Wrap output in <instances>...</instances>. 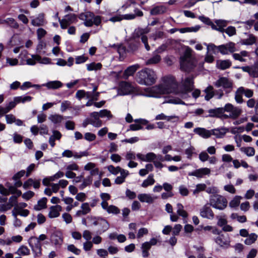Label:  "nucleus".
Wrapping results in <instances>:
<instances>
[{
    "label": "nucleus",
    "instance_id": "f257e3e1",
    "mask_svg": "<svg viewBox=\"0 0 258 258\" xmlns=\"http://www.w3.org/2000/svg\"><path fill=\"white\" fill-rule=\"evenodd\" d=\"M150 92L153 94L150 96L157 97L158 95L164 94L174 93L175 94H180L183 98H186L189 97L187 95H184V89L179 91L178 88V83L173 77H166L164 79V84L158 86H155L150 89Z\"/></svg>",
    "mask_w": 258,
    "mask_h": 258
},
{
    "label": "nucleus",
    "instance_id": "f03ea898",
    "mask_svg": "<svg viewBox=\"0 0 258 258\" xmlns=\"http://www.w3.org/2000/svg\"><path fill=\"white\" fill-rule=\"evenodd\" d=\"M157 76L152 70L146 69L139 72L137 74V81L142 85H152L155 83Z\"/></svg>",
    "mask_w": 258,
    "mask_h": 258
},
{
    "label": "nucleus",
    "instance_id": "7ed1b4c3",
    "mask_svg": "<svg viewBox=\"0 0 258 258\" xmlns=\"http://www.w3.org/2000/svg\"><path fill=\"white\" fill-rule=\"evenodd\" d=\"M206 45L207 46L208 52L211 50L214 54L220 52L222 54H227L229 52L233 53L236 51L235 43L231 42L219 46H216L212 43Z\"/></svg>",
    "mask_w": 258,
    "mask_h": 258
},
{
    "label": "nucleus",
    "instance_id": "20e7f679",
    "mask_svg": "<svg viewBox=\"0 0 258 258\" xmlns=\"http://www.w3.org/2000/svg\"><path fill=\"white\" fill-rule=\"evenodd\" d=\"M209 203L213 208L219 210L225 209L227 206L226 199L219 195H212L210 196Z\"/></svg>",
    "mask_w": 258,
    "mask_h": 258
},
{
    "label": "nucleus",
    "instance_id": "39448f33",
    "mask_svg": "<svg viewBox=\"0 0 258 258\" xmlns=\"http://www.w3.org/2000/svg\"><path fill=\"white\" fill-rule=\"evenodd\" d=\"M214 85L217 88L222 87L226 94L230 93L233 88L232 81L226 77H220L216 82H214Z\"/></svg>",
    "mask_w": 258,
    "mask_h": 258
},
{
    "label": "nucleus",
    "instance_id": "423d86ee",
    "mask_svg": "<svg viewBox=\"0 0 258 258\" xmlns=\"http://www.w3.org/2000/svg\"><path fill=\"white\" fill-rule=\"evenodd\" d=\"M28 243L34 253V257H40L42 255V244L35 236H31L28 239Z\"/></svg>",
    "mask_w": 258,
    "mask_h": 258
},
{
    "label": "nucleus",
    "instance_id": "0eeeda50",
    "mask_svg": "<svg viewBox=\"0 0 258 258\" xmlns=\"http://www.w3.org/2000/svg\"><path fill=\"white\" fill-rule=\"evenodd\" d=\"M224 111L230 112V118L232 119L237 118L241 113V109L237 107H234L230 103H227L224 106Z\"/></svg>",
    "mask_w": 258,
    "mask_h": 258
},
{
    "label": "nucleus",
    "instance_id": "6e6552de",
    "mask_svg": "<svg viewBox=\"0 0 258 258\" xmlns=\"http://www.w3.org/2000/svg\"><path fill=\"white\" fill-rule=\"evenodd\" d=\"M78 21L77 15L74 14L66 15L64 18L61 19L60 27L62 29L67 28L71 24L76 23Z\"/></svg>",
    "mask_w": 258,
    "mask_h": 258
},
{
    "label": "nucleus",
    "instance_id": "1a4fd4ad",
    "mask_svg": "<svg viewBox=\"0 0 258 258\" xmlns=\"http://www.w3.org/2000/svg\"><path fill=\"white\" fill-rule=\"evenodd\" d=\"M93 224L95 226L98 225L99 228L97 231V233L101 234L107 231L109 228V224L104 218L98 217V219L94 221Z\"/></svg>",
    "mask_w": 258,
    "mask_h": 258
},
{
    "label": "nucleus",
    "instance_id": "9d476101",
    "mask_svg": "<svg viewBox=\"0 0 258 258\" xmlns=\"http://www.w3.org/2000/svg\"><path fill=\"white\" fill-rule=\"evenodd\" d=\"M211 206L209 203L205 204L200 209V216L204 218L213 219L214 218V214L210 207Z\"/></svg>",
    "mask_w": 258,
    "mask_h": 258
},
{
    "label": "nucleus",
    "instance_id": "9b49d317",
    "mask_svg": "<svg viewBox=\"0 0 258 258\" xmlns=\"http://www.w3.org/2000/svg\"><path fill=\"white\" fill-rule=\"evenodd\" d=\"M134 91L133 87L128 83L122 82L119 85V93L121 95L131 94Z\"/></svg>",
    "mask_w": 258,
    "mask_h": 258
},
{
    "label": "nucleus",
    "instance_id": "f8f14e48",
    "mask_svg": "<svg viewBox=\"0 0 258 258\" xmlns=\"http://www.w3.org/2000/svg\"><path fill=\"white\" fill-rule=\"evenodd\" d=\"M211 170L208 168H201L196 169L194 171L189 172L188 173V176H194L197 178H202L204 175H209Z\"/></svg>",
    "mask_w": 258,
    "mask_h": 258
},
{
    "label": "nucleus",
    "instance_id": "ddd939ff",
    "mask_svg": "<svg viewBox=\"0 0 258 258\" xmlns=\"http://www.w3.org/2000/svg\"><path fill=\"white\" fill-rule=\"evenodd\" d=\"M194 80L193 78L190 77L186 78L182 85V89H184V95H187V93L191 92L194 89Z\"/></svg>",
    "mask_w": 258,
    "mask_h": 258
},
{
    "label": "nucleus",
    "instance_id": "4468645a",
    "mask_svg": "<svg viewBox=\"0 0 258 258\" xmlns=\"http://www.w3.org/2000/svg\"><path fill=\"white\" fill-rule=\"evenodd\" d=\"M91 117L89 118V122L95 127H100L102 125V121L99 119V115L98 112H93L90 114Z\"/></svg>",
    "mask_w": 258,
    "mask_h": 258
},
{
    "label": "nucleus",
    "instance_id": "2eb2a0df",
    "mask_svg": "<svg viewBox=\"0 0 258 258\" xmlns=\"http://www.w3.org/2000/svg\"><path fill=\"white\" fill-rule=\"evenodd\" d=\"M167 11V8L163 5L156 6L151 9L150 13L151 15L155 16L163 14Z\"/></svg>",
    "mask_w": 258,
    "mask_h": 258
},
{
    "label": "nucleus",
    "instance_id": "dca6fc26",
    "mask_svg": "<svg viewBox=\"0 0 258 258\" xmlns=\"http://www.w3.org/2000/svg\"><path fill=\"white\" fill-rule=\"evenodd\" d=\"M46 22L44 19V14L40 13L38 16L31 21V24L34 26H43Z\"/></svg>",
    "mask_w": 258,
    "mask_h": 258
},
{
    "label": "nucleus",
    "instance_id": "f3484780",
    "mask_svg": "<svg viewBox=\"0 0 258 258\" xmlns=\"http://www.w3.org/2000/svg\"><path fill=\"white\" fill-rule=\"evenodd\" d=\"M209 114L207 117H220L225 112L224 107H219L215 109H211L208 110Z\"/></svg>",
    "mask_w": 258,
    "mask_h": 258
},
{
    "label": "nucleus",
    "instance_id": "a211bd4d",
    "mask_svg": "<svg viewBox=\"0 0 258 258\" xmlns=\"http://www.w3.org/2000/svg\"><path fill=\"white\" fill-rule=\"evenodd\" d=\"M194 132L204 138H208L212 135L211 131L207 130L205 128H195L194 130Z\"/></svg>",
    "mask_w": 258,
    "mask_h": 258
},
{
    "label": "nucleus",
    "instance_id": "6ab92c4d",
    "mask_svg": "<svg viewBox=\"0 0 258 258\" xmlns=\"http://www.w3.org/2000/svg\"><path fill=\"white\" fill-rule=\"evenodd\" d=\"M211 132L212 135L215 136L217 138H222L229 132V129L223 127L212 130Z\"/></svg>",
    "mask_w": 258,
    "mask_h": 258
},
{
    "label": "nucleus",
    "instance_id": "aec40b11",
    "mask_svg": "<svg viewBox=\"0 0 258 258\" xmlns=\"http://www.w3.org/2000/svg\"><path fill=\"white\" fill-rule=\"evenodd\" d=\"M138 199L141 202H146L148 204H152L154 202L156 198L151 196L148 194H140L138 195Z\"/></svg>",
    "mask_w": 258,
    "mask_h": 258
},
{
    "label": "nucleus",
    "instance_id": "412c9836",
    "mask_svg": "<svg viewBox=\"0 0 258 258\" xmlns=\"http://www.w3.org/2000/svg\"><path fill=\"white\" fill-rule=\"evenodd\" d=\"M231 66V62L229 59L217 60L216 61V67L220 70H224L229 68Z\"/></svg>",
    "mask_w": 258,
    "mask_h": 258
},
{
    "label": "nucleus",
    "instance_id": "4be33fe9",
    "mask_svg": "<svg viewBox=\"0 0 258 258\" xmlns=\"http://www.w3.org/2000/svg\"><path fill=\"white\" fill-rule=\"evenodd\" d=\"M215 242L220 246L229 244L230 240L228 235L221 234L215 239Z\"/></svg>",
    "mask_w": 258,
    "mask_h": 258
},
{
    "label": "nucleus",
    "instance_id": "5701e85b",
    "mask_svg": "<svg viewBox=\"0 0 258 258\" xmlns=\"http://www.w3.org/2000/svg\"><path fill=\"white\" fill-rule=\"evenodd\" d=\"M62 85V83L59 81H53L43 84V86L46 87L49 89H57L61 87Z\"/></svg>",
    "mask_w": 258,
    "mask_h": 258
},
{
    "label": "nucleus",
    "instance_id": "b1692460",
    "mask_svg": "<svg viewBox=\"0 0 258 258\" xmlns=\"http://www.w3.org/2000/svg\"><path fill=\"white\" fill-rule=\"evenodd\" d=\"M85 18H92L93 24L96 26H99L101 23V18L99 16H95L93 13L87 12L85 13Z\"/></svg>",
    "mask_w": 258,
    "mask_h": 258
},
{
    "label": "nucleus",
    "instance_id": "393cba45",
    "mask_svg": "<svg viewBox=\"0 0 258 258\" xmlns=\"http://www.w3.org/2000/svg\"><path fill=\"white\" fill-rule=\"evenodd\" d=\"M204 92L206 94V95L205 96V99L206 101H209L215 95L214 87L211 85H209L205 88Z\"/></svg>",
    "mask_w": 258,
    "mask_h": 258
},
{
    "label": "nucleus",
    "instance_id": "a878e982",
    "mask_svg": "<svg viewBox=\"0 0 258 258\" xmlns=\"http://www.w3.org/2000/svg\"><path fill=\"white\" fill-rule=\"evenodd\" d=\"M50 210L49 213V217L50 218H56L59 216V211L61 210V207L59 205L51 206L50 208Z\"/></svg>",
    "mask_w": 258,
    "mask_h": 258
},
{
    "label": "nucleus",
    "instance_id": "bb28decb",
    "mask_svg": "<svg viewBox=\"0 0 258 258\" xmlns=\"http://www.w3.org/2000/svg\"><path fill=\"white\" fill-rule=\"evenodd\" d=\"M70 117H63L62 115L59 114L50 115L48 119L51 120L53 123L57 124L60 123L64 118H70Z\"/></svg>",
    "mask_w": 258,
    "mask_h": 258
},
{
    "label": "nucleus",
    "instance_id": "cd10ccee",
    "mask_svg": "<svg viewBox=\"0 0 258 258\" xmlns=\"http://www.w3.org/2000/svg\"><path fill=\"white\" fill-rule=\"evenodd\" d=\"M47 199L43 198L38 201L37 204L34 207V209L36 211H39L42 209L46 208Z\"/></svg>",
    "mask_w": 258,
    "mask_h": 258
},
{
    "label": "nucleus",
    "instance_id": "c85d7f7f",
    "mask_svg": "<svg viewBox=\"0 0 258 258\" xmlns=\"http://www.w3.org/2000/svg\"><path fill=\"white\" fill-rule=\"evenodd\" d=\"M217 25V29H213V30H217L221 32H224L225 29L223 28L227 25V22L224 20H218L215 21Z\"/></svg>",
    "mask_w": 258,
    "mask_h": 258
},
{
    "label": "nucleus",
    "instance_id": "c756f323",
    "mask_svg": "<svg viewBox=\"0 0 258 258\" xmlns=\"http://www.w3.org/2000/svg\"><path fill=\"white\" fill-rule=\"evenodd\" d=\"M116 50L119 54L120 58L122 59L125 57L126 53L129 52V50L127 49L126 47L122 44H119Z\"/></svg>",
    "mask_w": 258,
    "mask_h": 258
},
{
    "label": "nucleus",
    "instance_id": "7c9ffc66",
    "mask_svg": "<svg viewBox=\"0 0 258 258\" xmlns=\"http://www.w3.org/2000/svg\"><path fill=\"white\" fill-rule=\"evenodd\" d=\"M257 238V235L254 233H252L247 236L245 239L244 243L246 245H250L253 243Z\"/></svg>",
    "mask_w": 258,
    "mask_h": 258
},
{
    "label": "nucleus",
    "instance_id": "2f4dec72",
    "mask_svg": "<svg viewBox=\"0 0 258 258\" xmlns=\"http://www.w3.org/2000/svg\"><path fill=\"white\" fill-rule=\"evenodd\" d=\"M155 181L153 178V175L150 174L148 176L147 179L144 180L141 185L143 187H147L149 185H153L155 183Z\"/></svg>",
    "mask_w": 258,
    "mask_h": 258
},
{
    "label": "nucleus",
    "instance_id": "473e14b6",
    "mask_svg": "<svg viewBox=\"0 0 258 258\" xmlns=\"http://www.w3.org/2000/svg\"><path fill=\"white\" fill-rule=\"evenodd\" d=\"M240 150L242 152L244 153L247 156H253L255 154V150L253 147H241Z\"/></svg>",
    "mask_w": 258,
    "mask_h": 258
},
{
    "label": "nucleus",
    "instance_id": "72a5a7b5",
    "mask_svg": "<svg viewBox=\"0 0 258 258\" xmlns=\"http://www.w3.org/2000/svg\"><path fill=\"white\" fill-rule=\"evenodd\" d=\"M32 97L30 96H22L14 97V101L17 103H25L26 102H30L31 101Z\"/></svg>",
    "mask_w": 258,
    "mask_h": 258
},
{
    "label": "nucleus",
    "instance_id": "f704fd0d",
    "mask_svg": "<svg viewBox=\"0 0 258 258\" xmlns=\"http://www.w3.org/2000/svg\"><path fill=\"white\" fill-rule=\"evenodd\" d=\"M199 19L204 23L211 26L212 29H217V26L208 18L204 16H199Z\"/></svg>",
    "mask_w": 258,
    "mask_h": 258
},
{
    "label": "nucleus",
    "instance_id": "c9c22d12",
    "mask_svg": "<svg viewBox=\"0 0 258 258\" xmlns=\"http://www.w3.org/2000/svg\"><path fill=\"white\" fill-rule=\"evenodd\" d=\"M161 56L158 54H155L146 61L147 64H154L158 63L161 60Z\"/></svg>",
    "mask_w": 258,
    "mask_h": 258
},
{
    "label": "nucleus",
    "instance_id": "e433bc0d",
    "mask_svg": "<svg viewBox=\"0 0 258 258\" xmlns=\"http://www.w3.org/2000/svg\"><path fill=\"white\" fill-rule=\"evenodd\" d=\"M51 241L55 245H61L62 242V238L60 235L56 234H53L51 237Z\"/></svg>",
    "mask_w": 258,
    "mask_h": 258
},
{
    "label": "nucleus",
    "instance_id": "4c0bfd02",
    "mask_svg": "<svg viewBox=\"0 0 258 258\" xmlns=\"http://www.w3.org/2000/svg\"><path fill=\"white\" fill-rule=\"evenodd\" d=\"M138 65H133L128 67L124 71V75L127 76L133 75L138 69Z\"/></svg>",
    "mask_w": 258,
    "mask_h": 258
},
{
    "label": "nucleus",
    "instance_id": "58836bf2",
    "mask_svg": "<svg viewBox=\"0 0 258 258\" xmlns=\"http://www.w3.org/2000/svg\"><path fill=\"white\" fill-rule=\"evenodd\" d=\"M237 92L241 94H244L247 98H250L253 95V91L251 90L248 89H245L243 87L239 88Z\"/></svg>",
    "mask_w": 258,
    "mask_h": 258
},
{
    "label": "nucleus",
    "instance_id": "ea45409f",
    "mask_svg": "<svg viewBox=\"0 0 258 258\" xmlns=\"http://www.w3.org/2000/svg\"><path fill=\"white\" fill-rule=\"evenodd\" d=\"M102 64L100 63L92 62L90 64H87V69L89 71L93 70H98L101 69Z\"/></svg>",
    "mask_w": 258,
    "mask_h": 258
},
{
    "label": "nucleus",
    "instance_id": "a19ab883",
    "mask_svg": "<svg viewBox=\"0 0 258 258\" xmlns=\"http://www.w3.org/2000/svg\"><path fill=\"white\" fill-rule=\"evenodd\" d=\"M177 118V116L175 115L171 116H166L164 113H161L160 114L157 115L155 117L156 120H167V121H170L171 119Z\"/></svg>",
    "mask_w": 258,
    "mask_h": 258
},
{
    "label": "nucleus",
    "instance_id": "79ce46f5",
    "mask_svg": "<svg viewBox=\"0 0 258 258\" xmlns=\"http://www.w3.org/2000/svg\"><path fill=\"white\" fill-rule=\"evenodd\" d=\"M41 56L38 55H32V58H28L27 59V64L28 65H34L36 63V61H40Z\"/></svg>",
    "mask_w": 258,
    "mask_h": 258
},
{
    "label": "nucleus",
    "instance_id": "37998d69",
    "mask_svg": "<svg viewBox=\"0 0 258 258\" xmlns=\"http://www.w3.org/2000/svg\"><path fill=\"white\" fill-rule=\"evenodd\" d=\"M207 185L204 183H199L196 185V188L193 190V194L197 195L202 191L205 190Z\"/></svg>",
    "mask_w": 258,
    "mask_h": 258
},
{
    "label": "nucleus",
    "instance_id": "c03bdc74",
    "mask_svg": "<svg viewBox=\"0 0 258 258\" xmlns=\"http://www.w3.org/2000/svg\"><path fill=\"white\" fill-rule=\"evenodd\" d=\"M98 112L100 117L103 118L107 117L108 119L112 117V115L111 114V112L107 109L101 110Z\"/></svg>",
    "mask_w": 258,
    "mask_h": 258
},
{
    "label": "nucleus",
    "instance_id": "a18cd8bd",
    "mask_svg": "<svg viewBox=\"0 0 258 258\" xmlns=\"http://www.w3.org/2000/svg\"><path fill=\"white\" fill-rule=\"evenodd\" d=\"M241 197L240 196H235V198L229 203V206L231 208H235L238 206L240 204V200Z\"/></svg>",
    "mask_w": 258,
    "mask_h": 258
},
{
    "label": "nucleus",
    "instance_id": "49530a36",
    "mask_svg": "<svg viewBox=\"0 0 258 258\" xmlns=\"http://www.w3.org/2000/svg\"><path fill=\"white\" fill-rule=\"evenodd\" d=\"M250 76L253 77H258V62L251 66Z\"/></svg>",
    "mask_w": 258,
    "mask_h": 258
},
{
    "label": "nucleus",
    "instance_id": "de8ad7c7",
    "mask_svg": "<svg viewBox=\"0 0 258 258\" xmlns=\"http://www.w3.org/2000/svg\"><path fill=\"white\" fill-rule=\"evenodd\" d=\"M8 25L12 28L13 29H18L19 27V24L16 22V21L13 18H9V20H8Z\"/></svg>",
    "mask_w": 258,
    "mask_h": 258
},
{
    "label": "nucleus",
    "instance_id": "09e8293b",
    "mask_svg": "<svg viewBox=\"0 0 258 258\" xmlns=\"http://www.w3.org/2000/svg\"><path fill=\"white\" fill-rule=\"evenodd\" d=\"M108 171L114 175H117L120 171V167L119 166L114 167L113 165H109L107 167Z\"/></svg>",
    "mask_w": 258,
    "mask_h": 258
},
{
    "label": "nucleus",
    "instance_id": "8fccbe9b",
    "mask_svg": "<svg viewBox=\"0 0 258 258\" xmlns=\"http://www.w3.org/2000/svg\"><path fill=\"white\" fill-rule=\"evenodd\" d=\"M156 154L153 152L147 153L145 155V161L147 162H154L155 160Z\"/></svg>",
    "mask_w": 258,
    "mask_h": 258
},
{
    "label": "nucleus",
    "instance_id": "3c124183",
    "mask_svg": "<svg viewBox=\"0 0 258 258\" xmlns=\"http://www.w3.org/2000/svg\"><path fill=\"white\" fill-rule=\"evenodd\" d=\"M19 254L27 255L30 254V250L25 246H21L18 249Z\"/></svg>",
    "mask_w": 258,
    "mask_h": 258
},
{
    "label": "nucleus",
    "instance_id": "603ef678",
    "mask_svg": "<svg viewBox=\"0 0 258 258\" xmlns=\"http://www.w3.org/2000/svg\"><path fill=\"white\" fill-rule=\"evenodd\" d=\"M67 249L69 251L74 253L76 255L80 254L81 250L77 248L74 244H70L68 246Z\"/></svg>",
    "mask_w": 258,
    "mask_h": 258
},
{
    "label": "nucleus",
    "instance_id": "864d4df0",
    "mask_svg": "<svg viewBox=\"0 0 258 258\" xmlns=\"http://www.w3.org/2000/svg\"><path fill=\"white\" fill-rule=\"evenodd\" d=\"M255 42V38L253 36H250L249 38L242 40V43L244 45H252Z\"/></svg>",
    "mask_w": 258,
    "mask_h": 258
},
{
    "label": "nucleus",
    "instance_id": "5fc2aeb1",
    "mask_svg": "<svg viewBox=\"0 0 258 258\" xmlns=\"http://www.w3.org/2000/svg\"><path fill=\"white\" fill-rule=\"evenodd\" d=\"M107 212L108 213H112L114 214H117L119 213L120 210L116 206L113 205H110L107 209Z\"/></svg>",
    "mask_w": 258,
    "mask_h": 258
},
{
    "label": "nucleus",
    "instance_id": "6e6d98bb",
    "mask_svg": "<svg viewBox=\"0 0 258 258\" xmlns=\"http://www.w3.org/2000/svg\"><path fill=\"white\" fill-rule=\"evenodd\" d=\"M189 58L187 57H181L180 59V68L182 70L187 71L188 68L185 66L186 61Z\"/></svg>",
    "mask_w": 258,
    "mask_h": 258
},
{
    "label": "nucleus",
    "instance_id": "4d7b16f0",
    "mask_svg": "<svg viewBox=\"0 0 258 258\" xmlns=\"http://www.w3.org/2000/svg\"><path fill=\"white\" fill-rule=\"evenodd\" d=\"M86 93L84 90H79L76 93V97L78 100H81L82 98L85 97Z\"/></svg>",
    "mask_w": 258,
    "mask_h": 258
},
{
    "label": "nucleus",
    "instance_id": "13d9d810",
    "mask_svg": "<svg viewBox=\"0 0 258 258\" xmlns=\"http://www.w3.org/2000/svg\"><path fill=\"white\" fill-rule=\"evenodd\" d=\"M84 138L86 140L92 142L93 141H94L96 139V135L94 134L91 133H86L85 134Z\"/></svg>",
    "mask_w": 258,
    "mask_h": 258
},
{
    "label": "nucleus",
    "instance_id": "bf43d9fd",
    "mask_svg": "<svg viewBox=\"0 0 258 258\" xmlns=\"http://www.w3.org/2000/svg\"><path fill=\"white\" fill-rule=\"evenodd\" d=\"M224 32L229 36H232L236 33V29L234 27L229 26L227 29H225Z\"/></svg>",
    "mask_w": 258,
    "mask_h": 258
},
{
    "label": "nucleus",
    "instance_id": "052dcab7",
    "mask_svg": "<svg viewBox=\"0 0 258 258\" xmlns=\"http://www.w3.org/2000/svg\"><path fill=\"white\" fill-rule=\"evenodd\" d=\"M179 191L181 195L182 196H186L188 194V190L183 185H181L179 187Z\"/></svg>",
    "mask_w": 258,
    "mask_h": 258
},
{
    "label": "nucleus",
    "instance_id": "680f3d73",
    "mask_svg": "<svg viewBox=\"0 0 258 258\" xmlns=\"http://www.w3.org/2000/svg\"><path fill=\"white\" fill-rule=\"evenodd\" d=\"M5 117L7 123L8 124H11L16 121L15 116L12 114L6 115Z\"/></svg>",
    "mask_w": 258,
    "mask_h": 258
},
{
    "label": "nucleus",
    "instance_id": "e2e57ef3",
    "mask_svg": "<svg viewBox=\"0 0 258 258\" xmlns=\"http://www.w3.org/2000/svg\"><path fill=\"white\" fill-rule=\"evenodd\" d=\"M88 59V57L84 55L77 56L76 57V63L80 64L85 62Z\"/></svg>",
    "mask_w": 258,
    "mask_h": 258
},
{
    "label": "nucleus",
    "instance_id": "0e129e2a",
    "mask_svg": "<svg viewBox=\"0 0 258 258\" xmlns=\"http://www.w3.org/2000/svg\"><path fill=\"white\" fill-rule=\"evenodd\" d=\"M168 45L167 43L163 44L156 50L155 52L157 53H161L167 49Z\"/></svg>",
    "mask_w": 258,
    "mask_h": 258
},
{
    "label": "nucleus",
    "instance_id": "69168bd1",
    "mask_svg": "<svg viewBox=\"0 0 258 258\" xmlns=\"http://www.w3.org/2000/svg\"><path fill=\"white\" fill-rule=\"evenodd\" d=\"M194 150L195 148L193 147H190L185 150V153L187 155V158L188 159H191V157L194 153Z\"/></svg>",
    "mask_w": 258,
    "mask_h": 258
},
{
    "label": "nucleus",
    "instance_id": "338daca9",
    "mask_svg": "<svg viewBox=\"0 0 258 258\" xmlns=\"http://www.w3.org/2000/svg\"><path fill=\"white\" fill-rule=\"evenodd\" d=\"M81 209L86 215L89 213L91 211L89 204L88 203H84L82 204L81 205Z\"/></svg>",
    "mask_w": 258,
    "mask_h": 258
},
{
    "label": "nucleus",
    "instance_id": "774afa93",
    "mask_svg": "<svg viewBox=\"0 0 258 258\" xmlns=\"http://www.w3.org/2000/svg\"><path fill=\"white\" fill-rule=\"evenodd\" d=\"M71 105V102L69 101H64L61 104L60 110L62 112L66 111Z\"/></svg>",
    "mask_w": 258,
    "mask_h": 258
}]
</instances>
